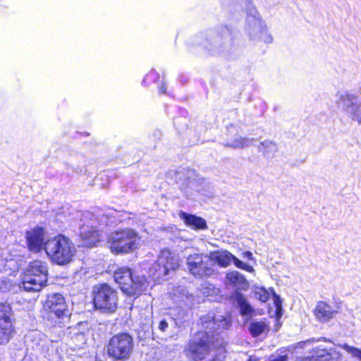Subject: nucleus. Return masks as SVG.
<instances>
[{"instance_id": "obj_1", "label": "nucleus", "mask_w": 361, "mask_h": 361, "mask_svg": "<svg viewBox=\"0 0 361 361\" xmlns=\"http://www.w3.org/2000/svg\"><path fill=\"white\" fill-rule=\"evenodd\" d=\"M204 332H199L190 340L185 349L186 356L193 361H201L209 353L214 334H219L229 326L228 319L209 312L201 318Z\"/></svg>"}, {"instance_id": "obj_2", "label": "nucleus", "mask_w": 361, "mask_h": 361, "mask_svg": "<svg viewBox=\"0 0 361 361\" xmlns=\"http://www.w3.org/2000/svg\"><path fill=\"white\" fill-rule=\"evenodd\" d=\"M108 221V217L105 214L84 212L80 219L78 231L82 245L94 246L99 240V228L107 226Z\"/></svg>"}, {"instance_id": "obj_3", "label": "nucleus", "mask_w": 361, "mask_h": 361, "mask_svg": "<svg viewBox=\"0 0 361 361\" xmlns=\"http://www.w3.org/2000/svg\"><path fill=\"white\" fill-rule=\"evenodd\" d=\"M45 252L52 262L64 265L72 261L76 248L68 238L60 234L47 240Z\"/></svg>"}, {"instance_id": "obj_4", "label": "nucleus", "mask_w": 361, "mask_h": 361, "mask_svg": "<svg viewBox=\"0 0 361 361\" xmlns=\"http://www.w3.org/2000/svg\"><path fill=\"white\" fill-rule=\"evenodd\" d=\"M47 263L41 260L31 262L26 269L19 288L28 292H37L47 285L48 280Z\"/></svg>"}, {"instance_id": "obj_5", "label": "nucleus", "mask_w": 361, "mask_h": 361, "mask_svg": "<svg viewBox=\"0 0 361 361\" xmlns=\"http://www.w3.org/2000/svg\"><path fill=\"white\" fill-rule=\"evenodd\" d=\"M41 314L54 326L65 325L70 315L64 298L59 293H51L47 296Z\"/></svg>"}, {"instance_id": "obj_6", "label": "nucleus", "mask_w": 361, "mask_h": 361, "mask_svg": "<svg viewBox=\"0 0 361 361\" xmlns=\"http://www.w3.org/2000/svg\"><path fill=\"white\" fill-rule=\"evenodd\" d=\"M108 243L113 253L128 254L140 246V237L134 230L126 228L112 233Z\"/></svg>"}, {"instance_id": "obj_7", "label": "nucleus", "mask_w": 361, "mask_h": 361, "mask_svg": "<svg viewBox=\"0 0 361 361\" xmlns=\"http://www.w3.org/2000/svg\"><path fill=\"white\" fill-rule=\"evenodd\" d=\"M114 278L122 291L128 295L140 294L146 290L148 286V282L144 276H135L127 267L117 269L114 272Z\"/></svg>"}, {"instance_id": "obj_8", "label": "nucleus", "mask_w": 361, "mask_h": 361, "mask_svg": "<svg viewBox=\"0 0 361 361\" xmlns=\"http://www.w3.org/2000/svg\"><path fill=\"white\" fill-rule=\"evenodd\" d=\"M134 348V340L128 333H119L112 336L107 344V354L116 360L129 359Z\"/></svg>"}, {"instance_id": "obj_9", "label": "nucleus", "mask_w": 361, "mask_h": 361, "mask_svg": "<svg viewBox=\"0 0 361 361\" xmlns=\"http://www.w3.org/2000/svg\"><path fill=\"white\" fill-rule=\"evenodd\" d=\"M93 302L96 309L103 312H114L118 305L117 292L108 284L97 285L93 289Z\"/></svg>"}, {"instance_id": "obj_10", "label": "nucleus", "mask_w": 361, "mask_h": 361, "mask_svg": "<svg viewBox=\"0 0 361 361\" xmlns=\"http://www.w3.org/2000/svg\"><path fill=\"white\" fill-rule=\"evenodd\" d=\"M178 256L170 250L161 251L157 262L150 268V273L155 279H159L169 274L170 271H175L179 267Z\"/></svg>"}, {"instance_id": "obj_11", "label": "nucleus", "mask_w": 361, "mask_h": 361, "mask_svg": "<svg viewBox=\"0 0 361 361\" xmlns=\"http://www.w3.org/2000/svg\"><path fill=\"white\" fill-rule=\"evenodd\" d=\"M336 102L352 120L361 125V98L348 92H338Z\"/></svg>"}, {"instance_id": "obj_12", "label": "nucleus", "mask_w": 361, "mask_h": 361, "mask_svg": "<svg viewBox=\"0 0 361 361\" xmlns=\"http://www.w3.org/2000/svg\"><path fill=\"white\" fill-rule=\"evenodd\" d=\"M187 266L190 272L196 277L211 276L214 273L211 259L207 255L195 253L187 258Z\"/></svg>"}, {"instance_id": "obj_13", "label": "nucleus", "mask_w": 361, "mask_h": 361, "mask_svg": "<svg viewBox=\"0 0 361 361\" xmlns=\"http://www.w3.org/2000/svg\"><path fill=\"white\" fill-rule=\"evenodd\" d=\"M176 179L180 190L187 196L192 195L194 191L199 192L201 190V184L203 181L197 177L193 170L184 169L182 172L178 173Z\"/></svg>"}, {"instance_id": "obj_14", "label": "nucleus", "mask_w": 361, "mask_h": 361, "mask_svg": "<svg viewBox=\"0 0 361 361\" xmlns=\"http://www.w3.org/2000/svg\"><path fill=\"white\" fill-rule=\"evenodd\" d=\"M25 238L28 250L35 253H38L42 250H45V244L49 238L42 227H35L25 232Z\"/></svg>"}, {"instance_id": "obj_15", "label": "nucleus", "mask_w": 361, "mask_h": 361, "mask_svg": "<svg viewBox=\"0 0 361 361\" xmlns=\"http://www.w3.org/2000/svg\"><path fill=\"white\" fill-rule=\"evenodd\" d=\"M11 309L7 305H0V345L6 343L13 333Z\"/></svg>"}, {"instance_id": "obj_16", "label": "nucleus", "mask_w": 361, "mask_h": 361, "mask_svg": "<svg viewBox=\"0 0 361 361\" xmlns=\"http://www.w3.org/2000/svg\"><path fill=\"white\" fill-rule=\"evenodd\" d=\"M225 284L228 288L233 289V293L247 290L249 288V283L244 275L237 271H229L225 278Z\"/></svg>"}, {"instance_id": "obj_17", "label": "nucleus", "mask_w": 361, "mask_h": 361, "mask_svg": "<svg viewBox=\"0 0 361 361\" xmlns=\"http://www.w3.org/2000/svg\"><path fill=\"white\" fill-rule=\"evenodd\" d=\"M338 313L329 304L324 301L317 302L314 314L316 319L320 322H328Z\"/></svg>"}, {"instance_id": "obj_18", "label": "nucleus", "mask_w": 361, "mask_h": 361, "mask_svg": "<svg viewBox=\"0 0 361 361\" xmlns=\"http://www.w3.org/2000/svg\"><path fill=\"white\" fill-rule=\"evenodd\" d=\"M246 30L252 38L258 37L264 30L263 23L259 15L254 11L253 14H248L246 18Z\"/></svg>"}, {"instance_id": "obj_19", "label": "nucleus", "mask_w": 361, "mask_h": 361, "mask_svg": "<svg viewBox=\"0 0 361 361\" xmlns=\"http://www.w3.org/2000/svg\"><path fill=\"white\" fill-rule=\"evenodd\" d=\"M342 355L336 349H317L315 355L306 357L303 361H341Z\"/></svg>"}, {"instance_id": "obj_20", "label": "nucleus", "mask_w": 361, "mask_h": 361, "mask_svg": "<svg viewBox=\"0 0 361 361\" xmlns=\"http://www.w3.org/2000/svg\"><path fill=\"white\" fill-rule=\"evenodd\" d=\"M180 218L184 221L185 224L195 230H203L207 228L206 221L200 216L193 214H188L185 212L179 213Z\"/></svg>"}, {"instance_id": "obj_21", "label": "nucleus", "mask_w": 361, "mask_h": 361, "mask_svg": "<svg viewBox=\"0 0 361 361\" xmlns=\"http://www.w3.org/2000/svg\"><path fill=\"white\" fill-rule=\"evenodd\" d=\"M209 257L211 259L212 266L213 262H215L221 267H228L233 258V255L227 250H218L211 252Z\"/></svg>"}, {"instance_id": "obj_22", "label": "nucleus", "mask_w": 361, "mask_h": 361, "mask_svg": "<svg viewBox=\"0 0 361 361\" xmlns=\"http://www.w3.org/2000/svg\"><path fill=\"white\" fill-rule=\"evenodd\" d=\"M233 298L237 302L242 315L247 316L251 314L253 312V309L244 295L241 293H233Z\"/></svg>"}, {"instance_id": "obj_23", "label": "nucleus", "mask_w": 361, "mask_h": 361, "mask_svg": "<svg viewBox=\"0 0 361 361\" xmlns=\"http://www.w3.org/2000/svg\"><path fill=\"white\" fill-rule=\"evenodd\" d=\"M248 329L253 337H257L269 331V325L264 321L253 320L250 323Z\"/></svg>"}, {"instance_id": "obj_24", "label": "nucleus", "mask_w": 361, "mask_h": 361, "mask_svg": "<svg viewBox=\"0 0 361 361\" xmlns=\"http://www.w3.org/2000/svg\"><path fill=\"white\" fill-rule=\"evenodd\" d=\"M253 140L254 138L238 136L231 142L224 144V147H228L233 149H243L250 145Z\"/></svg>"}, {"instance_id": "obj_25", "label": "nucleus", "mask_w": 361, "mask_h": 361, "mask_svg": "<svg viewBox=\"0 0 361 361\" xmlns=\"http://www.w3.org/2000/svg\"><path fill=\"white\" fill-rule=\"evenodd\" d=\"M222 41V45L225 49L229 51L234 45V37L231 30L228 27H225L221 36Z\"/></svg>"}, {"instance_id": "obj_26", "label": "nucleus", "mask_w": 361, "mask_h": 361, "mask_svg": "<svg viewBox=\"0 0 361 361\" xmlns=\"http://www.w3.org/2000/svg\"><path fill=\"white\" fill-rule=\"evenodd\" d=\"M259 150L264 154H272L276 151V145L271 140H264L260 142Z\"/></svg>"}, {"instance_id": "obj_27", "label": "nucleus", "mask_w": 361, "mask_h": 361, "mask_svg": "<svg viewBox=\"0 0 361 361\" xmlns=\"http://www.w3.org/2000/svg\"><path fill=\"white\" fill-rule=\"evenodd\" d=\"M339 346L345 350L351 357L361 361V349L349 345L347 343L341 344Z\"/></svg>"}, {"instance_id": "obj_28", "label": "nucleus", "mask_w": 361, "mask_h": 361, "mask_svg": "<svg viewBox=\"0 0 361 361\" xmlns=\"http://www.w3.org/2000/svg\"><path fill=\"white\" fill-rule=\"evenodd\" d=\"M86 337L83 333L75 334L72 337L74 348H82L86 343Z\"/></svg>"}, {"instance_id": "obj_29", "label": "nucleus", "mask_w": 361, "mask_h": 361, "mask_svg": "<svg viewBox=\"0 0 361 361\" xmlns=\"http://www.w3.org/2000/svg\"><path fill=\"white\" fill-rule=\"evenodd\" d=\"M255 298L262 302H267L269 298V293L262 287H256L254 290Z\"/></svg>"}, {"instance_id": "obj_30", "label": "nucleus", "mask_w": 361, "mask_h": 361, "mask_svg": "<svg viewBox=\"0 0 361 361\" xmlns=\"http://www.w3.org/2000/svg\"><path fill=\"white\" fill-rule=\"evenodd\" d=\"M12 283L6 276H0V290L3 292L10 290Z\"/></svg>"}, {"instance_id": "obj_31", "label": "nucleus", "mask_w": 361, "mask_h": 361, "mask_svg": "<svg viewBox=\"0 0 361 361\" xmlns=\"http://www.w3.org/2000/svg\"><path fill=\"white\" fill-rule=\"evenodd\" d=\"M274 302L276 308V312L279 314L282 310V300L276 293L274 294Z\"/></svg>"}, {"instance_id": "obj_32", "label": "nucleus", "mask_w": 361, "mask_h": 361, "mask_svg": "<svg viewBox=\"0 0 361 361\" xmlns=\"http://www.w3.org/2000/svg\"><path fill=\"white\" fill-rule=\"evenodd\" d=\"M257 37H259L261 40H264L265 42H270L272 39L271 37L268 35L264 30H262V32L259 33Z\"/></svg>"}, {"instance_id": "obj_33", "label": "nucleus", "mask_w": 361, "mask_h": 361, "mask_svg": "<svg viewBox=\"0 0 361 361\" xmlns=\"http://www.w3.org/2000/svg\"><path fill=\"white\" fill-rule=\"evenodd\" d=\"M168 327V323L165 320H161L159 324V329L162 332H165Z\"/></svg>"}, {"instance_id": "obj_34", "label": "nucleus", "mask_w": 361, "mask_h": 361, "mask_svg": "<svg viewBox=\"0 0 361 361\" xmlns=\"http://www.w3.org/2000/svg\"><path fill=\"white\" fill-rule=\"evenodd\" d=\"M232 261L233 262L235 267H237L239 269H242V267L243 266L244 262H241L240 259H238L236 257L233 255Z\"/></svg>"}, {"instance_id": "obj_35", "label": "nucleus", "mask_w": 361, "mask_h": 361, "mask_svg": "<svg viewBox=\"0 0 361 361\" xmlns=\"http://www.w3.org/2000/svg\"><path fill=\"white\" fill-rule=\"evenodd\" d=\"M241 269L245 270L249 272L254 271V269L252 268V267H251L245 263L243 264V266L242 267Z\"/></svg>"}, {"instance_id": "obj_36", "label": "nucleus", "mask_w": 361, "mask_h": 361, "mask_svg": "<svg viewBox=\"0 0 361 361\" xmlns=\"http://www.w3.org/2000/svg\"><path fill=\"white\" fill-rule=\"evenodd\" d=\"M166 91V87L164 85H162L160 88H159V92L161 93V94H164L165 93Z\"/></svg>"}, {"instance_id": "obj_37", "label": "nucleus", "mask_w": 361, "mask_h": 361, "mask_svg": "<svg viewBox=\"0 0 361 361\" xmlns=\"http://www.w3.org/2000/svg\"><path fill=\"white\" fill-rule=\"evenodd\" d=\"M244 255L245 257H246L248 259H251L252 257V254L251 252L250 251H246L245 253H244Z\"/></svg>"}, {"instance_id": "obj_38", "label": "nucleus", "mask_w": 361, "mask_h": 361, "mask_svg": "<svg viewBox=\"0 0 361 361\" xmlns=\"http://www.w3.org/2000/svg\"><path fill=\"white\" fill-rule=\"evenodd\" d=\"M306 343H307V342L298 343L297 344L296 348H299V347H300V348H303V346H304Z\"/></svg>"}, {"instance_id": "obj_39", "label": "nucleus", "mask_w": 361, "mask_h": 361, "mask_svg": "<svg viewBox=\"0 0 361 361\" xmlns=\"http://www.w3.org/2000/svg\"><path fill=\"white\" fill-rule=\"evenodd\" d=\"M247 361H258V359L255 357H250Z\"/></svg>"}, {"instance_id": "obj_40", "label": "nucleus", "mask_w": 361, "mask_h": 361, "mask_svg": "<svg viewBox=\"0 0 361 361\" xmlns=\"http://www.w3.org/2000/svg\"><path fill=\"white\" fill-rule=\"evenodd\" d=\"M183 296H185L187 298L189 299V295H188V293L187 292L186 294H185V293H183Z\"/></svg>"}]
</instances>
